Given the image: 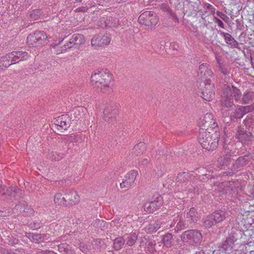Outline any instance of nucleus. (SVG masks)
Returning a JSON list of instances; mask_svg holds the SVG:
<instances>
[{"mask_svg":"<svg viewBox=\"0 0 254 254\" xmlns=\"http://www.w3.org/2000/svg\"><path fill=\"white\" fill-rule=\"evenodd\" d=\"M112 81V75L107 69L94 71L91 76V82L93 87L103 92L110 90Z\"/></svg>","mask_w":254,"mask_h":254,"instance_id":"f257e3e1","label":"nucleus"},{"mask_svg":"<svg viewBox=\"0 0 254 254\" xmlns=\"http://www.w3.org/2000/svg\"><path fill=\"white\" fill-rule=\"evenodd\" d=\"M212 133L209 131L199 130L198 139L203 148L208 151H213L218 145L219 135L216 131L212 130Z\"/></svg>","mask_w":254,"mask_h":254,"instance_id":"f03ea898","label":"nucleus"},{"mask_svg":"<svg viewBox=\"0 0 254 254\" xmlns=\"http://www.w3.org/2000/svg\"><path fill=\"white\" fill-rule=\"evenodd\" d=\"M180 238L184 243L192 246H199L202 241L201 233L194 229L185 231L181 235Z\"/></svg>","mask_w":254,"mask_h":254,"instance_id":"7ed1b4c3","label":"nucleus"},{"mask_svg":"<svg viewBox=\"0 0 254 254\" xmlns=\"http://www.w3.org/2000/svg\"><path fill=\"white\" fill-rule=\"evenodd\" d=\"M71 118L68 115H63L58 117L53 125L52 128L58 134H62L64 130H67L70 126Z\"/></svg>","mask_w":254,"mask_h":254,"instance_id":"20e7f679","label":"nucleus"},{"mask_svg":"<svg viewBox=\"0 0 254 254\" xmlns=\"http://www.w3.org/2000/svg\"><path fill=\"white\" fill-rule=\"evenodd\" d=\"M84 42L83 35L79 34H74L69 39V40L64 46L57 47V54H59L65 52L67 49L72 48L77 49L79 46Z\"/></svg>","mask_w":254,"mask_h":254,"instance_id":"39448f33","label":"nucleus"},{"mask_svg":"<svg viewBox=\"0 0 254 254\" xmlns=\"http://www.w3.org/2000/svg\"><path fill=\"white\" fill-rule=\"evenodd\" d=\"M48 36L44 31H36L27 37V44L33 47H39L47 43Z\"/></svg>","mask_w":254,"mask_h":254,"instance_id":"423d86ee","label":"nucleus"},{"mask_svg":"<svg viewBox=\"0 0 254 254\" xmlns=\"http://www.w3.org/2000/svg\"><path fill=\"white\" fill-rule=\"evenodd\" d=\"M138 21L140 24L152 28L158 23L159 18L155 12L145 11L140 15Z\"/></svg>","mask_w":254,"mask_h":254,"instance_id":"0eeeda50","label":"nucleus"},{"mask_svg":"<svg viewBox=\"0 0 254 254\" xmlns=\"http://www.w3.org/2000/svg\"><path fill=\"white\" fill-rule=\"evenodd\" d=\"M199 130H204L208 131L209 129L213 130L217 124L213 119V115L211 113H207L203 116L201 117L198 122Z\"/></svg>","mask_w":254,"mask_h":254,"instance_id":"6e6552de","label":"nucleus"},{"mask_svg":"<svg viewBox=\"0 0 254 254\" xmlns=\"http://www.w3.org/2000/svg\"><path fill=\"white\" fill-rule=\"evenodd\" d=\"M201 89V97L203 100L210 101L214 97V85L211 83L210 80L201 82L200 84Z\"/></svg>","mask_w":254,"mask_h":254,"instance_id":"1a4fd4ad","label":"nucleus"},{"mask_svg":"<svg viewBox=\"0 0 254 254\" xmlns=\"http://www.w3.org/2000/svg\"><path fill=\"white\" fill-rule=\"evenodd\" d=\"M221 105L222 107L227 108H231L234 105L232 90L229 86H226L223 89Z\"/></svg>","mask_w":254,"mask_h":254,"instance_id":"9d476101","label":"nucleus"},{"mask_svg":"<svg viewBox=\"0 0 254 254\" xmlns=\"http://www.w3.org/2000/svg\"><path fill=\"white\" fill-rule=\"evenodd\" d=\"M0 194L1 195H7L8 196L13 197L15 199H17L22 194V191L17 190L15 187L7 188L2 185L1 181L0 180Z\"/></svg>","mask_w":254,"mask_h":254,"instance_id":"9b49d317","label":"nucleus"},{"mask_svg":"<svg viewBox=\"0 0 254 254\" xmlns=\"http://www.w3.org/2000/svg\"><path fill=\"white\" fill-rule=\"evenodd\" d=\"M117 112V107L114 105H107L103 112L104 120L109 124L113 123L116 120Z\"/></svg>","mask_w":254,"mask_h":254,"instance_id":"f8f14e48","label":"nucleus"},{"mask_svg":"<svg viewBox=\"0 0 254 254\" xmlns=\"http://www.w3.org/2000/svg\"><path fill=\"white\" fill-rule=\"evenodd\" d=\"M236 137L242 143L249 144L252 143L253 135L251 132L247 131L241 127H238Z\"/></svg>","mask_w":254,"mask_h":254,"instance_id":"ddd939ff","label":"nucleus"},{"mask_svg":"<svg viewBox=\"0 0 254 254\" xmlns=\"http://www.w3.org/2000/svg\"><path fill=\"white\" fill-rule=\"evenodd\" d=\"M213 72L209 68V64L206 63H203L199 66L197 70V75L201 78L203 81L207 80H210V78L212 77Z\"/></svg>","mask_w":254,"mask_h":254,"instance_id":"4468645a","label":"nucleus"},{"mask_svg":"<svg viewBox=\"0 0 254 254\" xmlns=\"http://www.w3.org/2000/svg\"><path fill=\"white\" fill-rule=\"evenodd\" d=\"M110 38L108 35L98 34L94 36L91 39L92 46L102 47L108 45L110 42Z\"/></svg>","mask_w":254,"mask_h":254,"instance_id":"2eb2a0df","label":"nucleus"},{"mask_svg":"<svg viewBox=\"0 0 254 254\" xmlns=\"http://www.w3.org/2000/svg\"><path fill=\"white\" fill-rule=\"evenodd\" d=\"M138 172L136 170H131L127 173L123 180V182L120 183L121 188L122 189L129 188L134 183Z\"/></svg>","mask_w":254,"mask_h":254,"instance_id":"dca6fc26","label":"nucleus"},{"mask_svg":"<svg viewBox=\"0 0 254 254\" xmlns=\"http://www.w3.org/2000/svg\"><path fill=\"white\" fill-rule=\"evenodd\" d=\"M250 112V106H237V108L233 111L230 115L231 120L233 119H241L247 113Z\"/></svg>","mask_w":254,"mask_h":254,"instance_id":"f3484780","label":"nucleus"},{"mask_svg":"<svg viewBox=\"0 0 254 254\" xmlns=\"http://www.w3.org/2000/svg\"><path fill=\"white\" fill-rule=\"evenodd\" d=\"M238 238L233 235H229L225 241L221 245V248L225 252L229 253L232 250L235 243L237 241Z\"/></svg>","mask_w":254,"mask_h":254,"instance_id":"a211bd4d","label":"nucleus"},{"mask_svg":"<svg viewBox=\"0 0 254 254\" xmlns=\"http://www.w3.org/2000/svg\"><path fill=\"white\" fill-rule=\"evenodd\" d=\"M252 158V157L250 154L239 157L233 164L232 170L235 171L245 166L251 161Z\"/></svg>","mask_w":254,"mask_h":254,"instance_id":"6ab92c4d","label":"nucleus"},{"mask_svg":"<svg viewBox=\"0 0 254 254\" xmlns=\"http://www.w3.org/2000/svg\"><path fill=\"white\" fill-rule=\"evenodd\" d=\"M67 206L72 205L79 202L80 197L74 190H68L65 193Z\"/></svg>","mask_w":254,"mask_h":254,"instance_id":"aec40b11","label":"nucleus"},{"mask_svg":"<svg viewBox=\"0 0 254 254\" xmlns=\"http://www.w3.org/2000/svg\"><path fill=\"white\" fill-rule=\"evenodd\" d=\"M13 210L15 211V213L17 214L23 212L28 214H32L34 211L33 209L30 208L25 201H20L19 203L15 206Z\"/></svg>","mask_w":254,"mask_h":254,"instance_id":"412c9836","label":"nucleus"},{"mask_svg":"<svg viewBox=\"0 0 254 254\" xmlns=\"http://www.w3.org/2000/svg\"><path fill=\"white\" fill-rule=\"evenodd\" d=\"M10 54L12 62H13L14 64L21 61L26 60L29 57L28 53L23 51H13L10 53Z\"/></svg>","mask_w":254,"mask_h":254,"instance_id":"4be33fe9","label":"nucleus"},{"mask_svg":"<svg viewBox=\"0 0 254 254\" xmlns=\"http://www.w3.org/2000/svg\"><path fill=\"white\" fill-rule=\"evenodd\" d=\"M161 202L159 200H154L152 201L146 202L145 203L143 207L144 211L147 213H153L158 209L161 206Z\"/></svg>","mask_w":254,"mask_h":254,"instance_id":"5701e85b","label":"nucleus"},{"mask_svg":"<svg viewBox=\"0 0 254 254\" xmlns=\"http://www.w3.org/2000/svg\"><path fill=\"white\" fill-rule=\"evenodd\" d=\"M220 35L223 36L225 39V42L229 45L231 48H237L238 43L235 39L228 33H226L222 31H218Z\"/></svg>","mask_w":254,"mask_h":254,"instance_id":"b1692460","label":"nucleus"},{"mask_svg":"<svg viewBox=\"0 0 254 254\" xmlns=\"http://www.w3.org/2000/svg\"><path fill=\"white\" fill-rule=\"evenodd\" d=\"M224 153L225 155L221 156L217 160L219 167H221L223 166H228L231 162V155L230 154L229 150L225 149Z\"/></svg>","mask_w":254,"mask_h":254,"instance_id":"393cba45","label":"nucleus"},{"mask_svg":"<svg viewBox=\"0 0 254 254\" xmlns=\"http://www.w3.org/2000/svg\"><path fill=\"white\" fill-rule=\"evenodd\" d=\"M11 60L10 53L1 57L0 58V70H4V68H7L10 65L14 64Z\"/></svg>","mask_w":254,"mask_h":254,"instance_id":"a878e982","label":"nucleus"},{"mask_svg":"<svg viewBox=\"0 0 254 254\" xmlns=\"http://www.w3.org/2000/svg\"><path fill=\"white\" fill-rule=\"evenodd\" d=\"M186 218L190 223L197 221L199 217L195 208L194 207L190 208V211L186 214Z\"/></svg>","mask_w":254,"mask_h":254,"instance_id":"bb28decb","label":"nucleus"},{"mask_svg":"<svg viewBox=\"0 0 254 254\" xmlns=\"http://www.w3.org/2000/svg\"><path fill=\"white\" fill-rule=\"evenodd\" d=\"M125 241H126L127 245L129 246H133L136 242L138 235L135 232H131L130 234H126L123 236Z\"/></svg>","mask_w":254,"mask_h":254,"instance_id":"cd10ccee","label":"nucleus"},{"mask_svg":"<svg viewBox=\"0 0 254 254\" xmlns=\"http://www.w3.org/2000/svg\"><path fill=\"white\" fill-rule=\"evenodd\" d=\"M168 227L163 219L158 220L152 225V227L149 228L150 232H156L159 229L162 228L163 229Z\"/></svg>","mask_w":254,"mask_h":254,"instance_id":"c85d7f7f","label":"nucleus"},{"mask_svg":"<svg viewBox=\"0 0 254 254\" xmlns=\"http://www.w3.org/2000/svg\"><path fill=\"white\" fill-rule=\"evenodd\" d=\"M211 214L217 223L222 222L226 218V213L223 210L216 211Z\"/></svg>","mask_w":254,"mask_h":254,"instance_id":"c756f323","label":"nucleus"},{"mask_svg":"<svg viewBox=\"0 0 254 254\" xmlns=\"http://www.w3.org/2000/svg\"><path fill=\"white\" fill-rule=\"evenodd\" d=\"M254 100V92L248 91L243 94L241 103L243 104H250Z\"/></svg>","mask_w":254,"mask_h":254,"instance_id":"7c9ffc66","label":"nucleus"},{"mask_svg":"<svg viewBox=\"0 0 254 254\" xmlns=\"http://www.w3.org/2000/svg\"><path fill=\"white\" fill-rule=\"evenodd\" d=\"M125 241L124 237H120L114 240L113 248L116 251L120 250L125 245Z\"/></svg>","mask_w":254,"mask_h":254,"instance_id":"2f4dec72","label":"nucleus"},{"mask_svg":"<svg viewBox=\"0 0 254 254\" xmlns=\"http://www.w3.org/2000/svg\"><path fill=\"white\" fill-rule=\"evenodd\" d=\"M54 202L55 204L59 205H64L67 206L65 196L63 197L61 193H57L54 197Z\"/></svg>","mask_w":254,"mask_h":254,"instance_id":"473e14b6","label":"nucleus"},{"mask_svg":"<svg viewBox=\"0 0 254 254\" xmlns=\"http://www.w3.org/2000/svg\"><path fill=\"white\" fill-rule=\"evenodd\" d=\"M173 236L171 233H167L163 236L162 241L166 247H171L173 244Z\"/></svg>","mask_w":254,"mask_h":254,"instance_id":"72a5a7b5","label":"nucleus"},{"mask_svg":"<svg viewBox=\"0 0 254 254\" xmlns=\"http://www.w3.org/2000/svg\"><path fill=\"white\" fill-rule=\"evenodd\" d=\"M204 225L206 228H210L217 224L212 214L207 216L203 222Z\"/></svg>","mask_w":254,"mask_h":254,"instance_id":"f704fd0d","label":"nucleus"},{"mask_svg":"<svg viewBox=\"0 0 254 254\" xmlns=\"http://www.w3.org/2000/svg\"><path fill=\"white\" fill-rule=\"evenodd\" d=\"M232 95L233 94V97H234V99L235 101L237 102H240L241 103L242 101V94L241 92L238 88L232 86V88L231 89Z\"/></svg>","mask_w":254,"mask_h":254,"instance_id":"c9c22d12","label":"nucleus"},{"mask_svg":"<svg viewBox=\"0 0 254 254\" xmlns=\"http://www.w3.org/2000/svg\"><path fill=\"white\" fill-rule=\"evenodd\" d=\"M190 175L188 172H182L178 175L176 180L180 183H183L190 178Z\"/></svg>","mask_w":254,"mask_h":254,"instance_id":"e433bc0d","label":"nucleus"},{"mask_svg":"<svg viewBox=\"0 0 254 254\" xmlns=\"http://www.w3.org/2000/svg\"><path fill=\"white\" fill-rule=\"evenodd\" d=\"M144 148V145L142 143L140 142L135 145L133 148V153H134L136 156H138L140 153H143Z\"/></svg>","mask_w":254,"mask_h":254,"instance_id":"4c0bfd02","label":"nucleus"},{"mask_svg":"<svg viewBox=\"0 0 254 254\" xmlns=\"http://www.w3.org/2000/svg\"><path fill=\"white\" fill-rule=\"evenodd\" d=\"M40 10L36 9L29 13V18L30 20H35L38 19L41 14Z\"/></svg>","mask_w":254,"mask_h":254,"instance_id":"58836bf2","label":"nucleus"},{"mask_svg":"<svg viewBox=\"0 0 254 254\" xmlns=\"http://www.w3.org/2000/svg\"><path fill=\"white\" fill-rule=\"evenodd\" d=\"M186 224L185 223V221H184L182 217H181L180 220L176 224V227L174 228L175 232L178 233L179 231L184 229L185 228H186Z\"/></svg>","mask_w":254,"mask_h":254,"instance_id":"ea45409f","label":"nucleus"},{"mask_svg":"<svg viewBox=\"0 0 254 254\" xmlns=\"http://www.w3.org/2000/svg\"><path fill=\"white\" fill-rule=\"evenodd\" d=\"M217 64L218 67L221 72L224 75H228L230 73V70L228 69L223 63H221L220 60L217 59Z\"/></svg>","mask_w":254,"mask_h":254,"instance_id":"a19ab883","label":"nucleus"},{"mask_svg":"<svg viewBox=\"0 0 254 254\" xmlns=\"http://www.w3.org/2000/svg\"><path fill=\"white\" fill-rule=\"evenodd\" d=\"M244 123L245 126L249 128H253L254 127V117H247L244 120Z\"/></svg>","mask_w":254,"mask_h":254,"instance_id":"79ce46f5","label":"nucleus"},{"mask_svg":"<svg viewBox=\"0 0 254 254\" xmlns=\"http://www.w3.org/2000/svg\"><path fill=\"white\" fill-rule=\"evenodd\" d=\"M29 227L34 229L37 230L40 228L41 226H42V223L38 220H35L33 222H29Z\"/></svg>","mask_w":254,"mask_h":254,"instance_id":"37998d69","label":"nucleus"},{"mask_svg":"<svg viewBox=\"0 0 254 254\" xmlns=\"http://www.w3.org/2000/svg\"><path fill=\"white\" fill-rule=\"evenodd\" d=\"M58 250L62 254H66V251L70 247L67 244L63 243L58 246Z\"/></svg>","mask_w":254,"mask_h":254,"instance_id":"c03bdc74","label":"nucleus"},{"mask_svg":"<svg viewBox=\"0 0 254 254\" xmlns=\"http://www.w3.org/2000/svg\"><path fill=\"white\" fill-rule=\"evenodd\" d=\"M181 217V216H180L179 214L174 215L173 219L170 220V221H171V223L168 224L167 225H168V226H169V228H172V227H174L175 225L176 224H177V222L180 220Z\"/></svg>","mask_w":254,"mask_h":254,"instance_id":"a18cd8bd","label":"nucleus"},{"mask_svg":"<svg viewBox=\"0 0 254 254\" xmlns=\"http://www.w3.org/2000/svg\"><path fill=\"white\" fill-rule=\"evenodd\" d=\"M101 242H102V241H101V239H97L94 240L92 243L94 249L95 250H98V249H100V248H101L100 245H101Z\"/></svg>","mask_w":254,"mask_h":254,"instance_id":"49530a36","label":"nucleus"},{"mask_svg":"<svg viewBox=\"0 0 254 254\" xmlns=\"http://www.w3.org/2000/svg\"><path fill=\"white\" fill-rule=\"evenodd\" d=\"M216 13L219 17L222 18L225 22H227L229 19V17L223 12H221L219 11H217Z\"/></svg>","mask_w":254,"mask_h":254,"instance_id":"de8ad7c7","label":"nucleus"},{"mask_svg":"<svg viewBox=\"0 0 254 254\" xmlns=\"http://www.w3.org/2000/svg\"><path fill=\"white\" fill-rule=\"evenodd\" d=\"M213 22L217 23L221 28H224V24L223 22L220 20L218 18L214 16Z\"/></svg>","mask_w":254,"mask_h":254,"instance_id":"09e8293b","label":"nucleus"},{"mask_svg":"<svg viewBox=\"0 0 254 254\" xmlns=\"http://www.w3.org/2000/svg\"><path fill=\"white\" fill-rule=\"evenodd\" d=\"M0 253L1 254H15L14 253L3 248H0Z\"/></svg>","mask_w":254,"mask_h":254,"instance_id":"8fccbe9b","label":"nucleus"},{"mask_svg":"<svg viewBox=\"0 0 254 254\" xmlns=\"http://www.w3.org/2000/svg\"><path fill=\"white\" fill-rule=\"evenodd\" d=\"M161 9H163L164 11H167L169 13L170 12L171 9L168 6V5H167L165 3H163L161 5Z\"/></svg>","mask_w":254,"mask_h":254,"instance_id":"3c124183","label":"nucleus"},{"mask_svg":"<svg viewBox=\"0 0 254 254\" xmlns=\"http://www.w3.org/2000/svg\"><path fill=\"white\" fill-rule=\"evenodd\" d=\"M150 160L149 158H143L142 160L140 161V163H141L143 166H146L148 165L150 162Z\"/></svg>","mask_w":254,"mask_h":254,"instance_id":"603ef678","label":"nucleus"},{"mask_svg":"<svg viewBox=\"0 0 254 254\" xmlns=\"http://www.w3.org/2000/svg\"><path fill=\"white\" fill-rule=\"evenodd\" d=\"M41 235L38 234H34L33 242L37 243L41 239Z\"/></svg>","mask_w":254,"mask_h":254,"instance_id":"864d4df0","label":"nucleus"},{"mask_svg":"<svg viewBox=\"0 0 254 254\" xmlns=\"http://www.w3.org/2000/svg\"><path fill=\"white\" fill-rule=\"evenodd\" d=\"M34 234L31 233H25L26 237H27L31 241H33Z\"/></svg>","mask_w":254,"mask_h":254,"instance_id":"5fc2aeb1","label":"nucleus"},{"mask_svg":"<svg viewBox=\"0 0 254 254\" xmlns=\"http://www.w3.org/2000/svg\"><path fill=\"white\" fill-rule=\"evenodd\" d=\"M173 20H177L178 18L176 14H175L172 10L169 13Z\"/></svg>","mask_w":254,"mask_h":254,"instance_id":"6e6d98bb","label":"nucleus"},{"mask_svg":"<svg viewBox=\"0 0 254 254\" xmlns=\"http://www.w3.org/2000/svg\"><path fill=\"white\" fill-rule=\"evenodd\" d=\"M11 245H16L18 243V240L16 239H12L11 241L9 242Z\"/></svg>","mask_w":254,"mask_h":254,"instance_id":"4d7b16f0","label":"nucleus"},{"mask_svg":"<svg viewBox=\"0 0 254 254\" xmlns=\"http://www.w3.org/2000/svg\"><path fill=\"white\" fill-rule=\"evenodd\" d=\"M66 254H76L75 252L72 250L70 247L69 248L68 250L66 251Z\"/></svg>","mask_w":254,"mask_h":254,"instance_id":"13d9d810","label":"nucleus"},{"mask_svg":"<svg viewBox=\"0 0 254 254\" xmlns=\"http://www.w3.org/2000/svg\"><path fill=\"white\" fill-rule=\"evenodd\" d=\"M163 169L162 170H160V172L158 171V172L156 173L155 174V176L156 177H159L163 175Z\"/></svg>","mask_w":254,"mask_h":254,"instance_id":"bf43d9fd","label":"nucleus"},{"mask_svg":"<svg viewBox=\"0 0 254 254\" xmlns=\"http://www.w3.org/2000/svg\"><path fill=\"white\" fill-rule=\"evenodd\" d=\"M80 109L81 110L83 111V108L82 107H79L76 109H74L73 111L74 112L75 114H76V112H78V113L79 112Z\"/></svg>","mask_w":254,"mask_h":254,"instance_id":"052dcab7","label":"nucleus"},{"mask_svg":"<svg viewBox=\"0 0 254 254\" xmlns=\"http://www.w3.org/2000/svg\"><path fill=\"white\" fill-rule=\"evenodd\" d=\"M37 254H47V250L37 252Z\"/></svg>","mask_w":254,"mask_h":254,"instance_id":"680f3d73","label":"nucleus"},{"mask_svg":"<svg viewBox=\"0 0 254 254\" xmlns=\"http://www.w3.org/2000/svg\"><path fill=\"white\" fill-rule=\"evenodd\" d=\"M128 0H116V1L118 3L126 2Z\"/></svg>","mask_w":254,"mask_h":254,"instance_id":"e2e57ef3","label":"nucleus"},{"mask_svg":"<svg viewBox=\"0 0 254 254\" xmlns=\"http://www.w3.org/2000/svg\"><path fill=\"white\" fill-rule=\"evenodd\" d=\"M47 254H57L52 251L47 250Z\"/></svg>","mask_w":254,"mask_h":254,"instance_id":"0e129e2a","label":"nucleus"},{"mask_svg":"<svg viewBox=\"0 0 254 254\" xmlns=\"http://www.w3.org/2000/svg\"><path fill=\"white\" fill-rule=\"evenodd\" d=\"M127 252L129 254H131L133 252V251L131 249H129L127 250Z\"/></svg>","mask_w":254,"mask_h":254,"instance_id":"69168bd1","label":"nucleus"},{"mask_svg":"<svg viewBox=\"0 0 254 254\" xmlns=\"http://www.w3.org/2000/svg\"><path fill=\"white\" fill-rule=\"evenodd\" d=\"M6 215L5 213H4L3 211H0V216H6Z\"/></svg>","mask_w":254,"mask_h":254,"instance_id":"338daca9","label":"nucleus"},{"mask_svg":"<svg viewBox=\"0 0 254 254\" xmlns=\"http://www.w3.org/2000/svg\"><path fill=\"white\" fill-rule=\"evenodd\" d=\"M122 231H123V232H125V231H126V230H125V227L123 228V230Z\"/></svg>","mask_w":254,"mask_h":254,"instance_id":"774afa93","label":"nucleus"}]
</instances>
